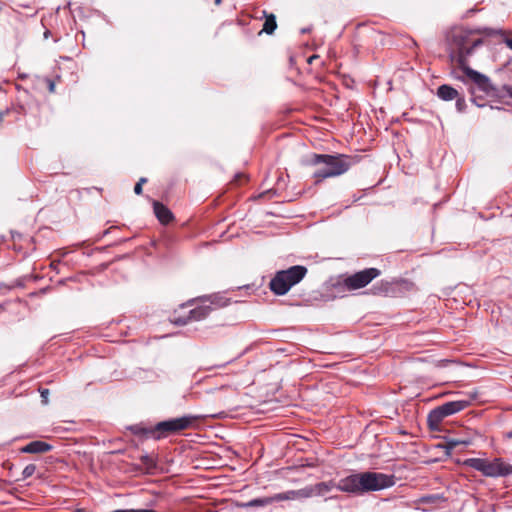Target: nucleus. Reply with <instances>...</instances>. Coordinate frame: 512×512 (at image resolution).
<instances>
[{"label":"nucleus","instance_id":"1","mask_svg":"<svg viewBox=\"0 0 512 512\" xmlns=\"http://www.w3.org/2000/svg\"><path fill=\"white\" fill-rule=\"evenodd\" d=\"M395 484V476L380 472L353 473L334 481L320 482L313 485L315 496H325L333 489L355 495H361L370 491H378L389 488Z\"/></svg>","mask_w":512,"mask_h":512},{"label":"nucleus","instance_id":"2","mask_svg":"<svg viewBox=\"0 0 512 512\" xmlns=\"http://www.w3.org/2000/svg\"><path fill=\"white\" fill-rule=\"evenodd\" d=\"M309 164L318 166L313 173L316 183L327 178L340 176L347 172L351 166L350 158L343 154H313Z\"/></svg>","mask_w":512,"mask_h":512},{"label":"nucleus","instance_id":"3","mask_svg":"<svg viewBox=\"0 0 512 512\" xmlns=\"http://www.w3.org/2000/svg\"><path fill=\"white\" fill-rule=\"evenodd\" d=\"M448 42L453 48L454 57L459 67L461 66V60H463V63H468V57L476 47L483 43L481 39H476L470 43V33L462 28L452 29L448 36Z\"/></svg>","mask_w":512,"mask_h":512},{"label":"nucleus","instance_id":"4","mask_svg":"<svg viewBox=\"0 0 512 512\" xmlns=\"http://www.w3.org/2000/svg\"><path fill=\"white\" fill-rule=\"evenodd\" d=\"M306 274L307 268L301 265L278 271L269 283L270 289L276 295H284L292 286L298 284Z\"/></svg>","mask_w":512,"mask_h":512},{"label":"nucleus","instance_id":"5","mask_svg":"<svg viewBox=\"0 0 512 512\" xmlns=\"http://www.w3.org/2000/svg\"><path fill=\"white\" fill-rule=\"evenodd\" d=\"M199 417L195 415H184L178 418L158 422L153 426L152 434L153 440H160L172 434L180 433L181 431L195 427Z\"/></svg>","mask_w":512,"mask_h":512},{"label":"nucleus","instance_id":"6","mask_svg":"<svg viewBox=\"0 0 512 512\" xmlns=\"http://www.w3.org/2000/svg\"><path fill=\"white\" fill-rule=\"evenodd\" d=\"M469 466L487 477H505L512 474V465L504 462L501 458L493 460L481 458H469L464 461Z\"/></svg>","mask_w":512,"mask_h":512},{"label":"nucleus","instance_id":"7","mask_svg":"<svg viewBox=\"0 0 512 512\" xmlns=\"http://www.w3.org/2000/svg\"><path fill=\"white\" fill-rule=\"evenodd\" d=\"M472 403V399H461L456 401L446 402L435 409L431 410L428 414L427 421L432 429H437L443 419L447 416L458 413L467 407H469Z\"/></svg>","mask_w":512,"mask_h":512},{"label":"nucleus","instance_id":"8","mask_svg":"<svg viewBox=\"0 0 512 512\" xmlns=\"http://www.w3.org/2000/svg\"><path fill=\"white\" fill-rule=\"evenodd\" d=\"M381 271L377 268H366L352 275L345 277L341 283L343 288L348 291L358 290L366 287L375 278L380 276Z\"/></svg>","mask_w":512,"mask_h":512},{"label":"nucleus","instance_id":"9","mask_svg":"<svg viewBox=\"0 0 512 512\" xmlns=\"http://www.w3.org/2000/svg\"><path fill=\"white\" fill-rule=\"evenodd\" d=\"M459 68L463 71L466 77L472 81L479 91L487 95L494 92L495 89L486 75L470 68L468 63H463V60H461V66Z\"/></svg>","mask_w":512,"mask_h":512},{"label":"nucleus","instance_id":"10","mask_svg":"<svg viewBox=\"0 0 512 512\" xmlns=\"http://www.w3.org/2000/svg\"><path fill=\"white\" fill-rule=\"evenodd\" d=\"M212 307L206 303L189 311L187 316H177L176 312L171 316L170 321L178 326L186 325L190 321H200L206 318L212 311Z\"/></svg>","mask_w":512,"mask_h":512},{"label":"nucleus","instance_id":"11","mask_svg":"<svg viewBox=\"0 0 512 512\" xmlns=\"http://www.w3.org/2000/svg\"><path fill=\"white\" fill-rule=\"evenodd\" d=\"M295 493L292 491H287L284 493H278L274 496L270 497H263V498H256L252 499L248 502H241L237 503V507L239 508H256V507H264L267 505H270L274 502H280L285 500H291L294 499Z\"/></svg>","mask_w":512,"mask_h":512},{"label":"nucleus","instance_id":"12","mask_svg":"<svg viewBox=\"0 0 512 512\" xmlns=\"http://www.w3.org/2000/svg\"><path fill=\"white\" fill-rule=\"evenodd\" d=\"M52 449V446L44 441L36 440L28 443L21 448L22 453L39 454Z\"/></svg>","mask_w":512,"mask_h":512},{"label":"nucleus","instance_id":"13","mask_svg":"<svg viewBox=\"0 0 512 512\" xmlns=\"http://www.w3.org/2000/svg\"><path fill=\"white\" fill-rule=\"evenodd\" d=\"M154 213L157 219L164 225L170 223L173 220L172 212L162 203L154 201L153 203Z\"/></svg>","mask_w":512,"mask_h":512},{"label":"nucleus","instance_id":"14","mask_svg":"<svg viewBox=\"0 0 512 512\" xmlns=\"http://www.w3.org/2000/svg\"><path fill=\"white\" fill-rule=\"evenodd\" d=\"M458 91L450 85L443 84L437 89V96L444 101H451L457 98Z\"/></svg>","mask_w":512,"mask_h":512},{"label":"nucleus","instance_id":"15","mask_svg":"<svg viewBox=\"0 0 512 512\" xmlns=\"http://www.w3.org/2000/svg\"><path fill=\"white\" fill-rule=\"evenodd\" d=\"M199 300L201 303H209L210 306L213 305L215 308L225 307L228 304V300L226 298L217 294L203 296Z\"/></svg>","mask_w":512,"mask_h":512},{"label":"nucleus","instance_id":"16","mask_svg":"<svg viewBox=\"0 0 512 512\" xmlns=\"http://www.w3.org/2000/svg\"><path fill=\"white\" fill-rule=\"evenodd\" d=\"M263 14L265 16V22L261 32H265L269 35L273 34L277 28L276 17L274 14H268L266 11H263Z\"/></svg>","mask_w":512,"mask_h":512},{"label":"nucleus","instance_id":"17","mask_svg":"<svg viewBox=\"0 0 512 512\" xmlns=\"http://www.w3.org/2000/svg\"><path fill=\"white\" fill-rule=\"evenodd\" d=\"M129 429L136 436H142L146 439H148V438L152 439V434L150 433V431H153V426L145 427L142 425H133Z\"/></svg>","mask_w":512,"mask_h":512},{"label":"nucleus","instance_id":"18","mask_svg":"<svg viewBox=\"0 0 512 512\" xmlns=\"http://www.w3.org/2000/svg\"><path fill=\"white\" fill-rule=\"evenodd\" d=\"M293 492L295 493L294 498H296L297 496L305 497V498L314 497L315 496L313 485L305 487V488L300 489L298 491H293Z\"/></svg>","mask_w":512,"mask_h":512},{"label":"nucleus","instance_id":"19","mask_svg":"<svg viewBox=\"0 0 512 512\" xmlns=\"http://www.w3.org/2000/svg\"><path fill=\"white\" fill-rule=\"evenodd\" d=\"M470 443H471V441H470V440H468V439H454V438H453V439H450V440L448 441V446H449L450 448H454V447H456V446H458V445H466V446H467V445H469Z\"/></svg>","mask_w":512,"mask_h":512},{"label":"nucleus","instance_id":"20","mask_svg":"<svg viewBox=\"0 0 512 512\" xmlns=\"http://www.w3.org/2000/svg\"><path fill=\"white\" fill-rule=\"evenodd\" d=\"M35 471H36V466L34 464L27 465L22 471L23 479H27V478L31 477L35 473Z\"/></svg>","mask_w":512,"mask_h":512},{"label":"nucleus","instance_id":"21","mask_svg":"<svg viewBox=\"0 0 512 512\" xmlns=\"http://www.w3.org/2000/svg\"><path fill=\"white\" fill-rule=\"evenodd\" d=\"M456 100V108L459 112H463L466 108V102H465V99L464 97L458 95L457 98H455Z\"/></svg>","mask_w":512,"mask_h":512},{"label":"nucleus","instance_id":"22","mask_svg":"<svg viewBox=\"0 0 512 512\" xmlns=\"http://www.w3.org/2000/svg\"><path fill=\"white\" fill-rule=\"evenodd\" d=\"M39 392H40V395H41V398H42V402L44 404H47L48 403L49 390L46 389V388H43V389H40Z\"/></svg>","mask_w":512,"mask_h":512},{"label":"nucleus","instance_id":"23","mask_svg":"<svg viewBox=\"0 0 512 512\" xmlns=\"http://www.w3.org/2000/svg\"><path fill=\"white\" fill-rule=\"evenodd\" d=\"M440 499L439 496H426L421 499L423 503H434L436 500Z\"/></svg>","mask_w":512,"mask_h":512},{"label":"nucleus","instance_id":"24","mask_svg":"<svg viewBox=\"0 0 512 512\" xmlns=\"http://www.w3.org/2000/svg\"><path fill=\"white\" fill-rule=\"evenodd\" d=\"M134 192H135V194H137V195L142 194V185H141V184H139L138 182H137V183L135 184V186H134Z\"/></svg>","mask_w":512,"mask_h":512},{"label":"nucleus","instance_id":"25","mask_svg":"<svg viewBox=\"0 0 512 512\" xmlns=\"http://www.w3.org/2000/svg\"><path fill=\"white\" fill-rule=\"evenodd\" d=\"M507 95L512 98V85L504 87Z\"/></svg>","mask_w":512,"mask_h":512},{"label":"nucleus","instance_id":"26","mask_svg":"<svg viewBox=\"0 0 512 512\" xmlns=\"http://www.w3.org/2000/svg\"><path fill=\"white\" fill-rule=\"evenodd\" d=\"M504 42L512 50V38H507Z\"/></svg>","mask_w":512,"mask_h":512},{"label":"nucleus","instance_id":"27","mask_svg":"<svg viewBox=\"0 0 512 512\" xmlns=\"http://www.w3.org/2000/svg\"><path fill=\"white\" fill-rule=\"evenodd\" d=\"M147 182V178L145 177H141L138 181L139 184H141L143 186V184H145Z\"/></svg>","mask_w":512,"mask_h":512},{"label":"nucleus","instance_id":"28","mask_svg":"<svg viewBox=\"0 0 512 512\" xmlns=\"http://www.w3.org/2000/svg\"><path fill=\"white\" fill-rule=\"evenodd\" d=\"M318 56L317 55H313L311 57H309L308 59V62L311 63L312 61H314V59H316Z\"/></svg>","mask_w":512,"mask_h":512},{"label":"nucleus","instance_id":"29","mask_svg":"<svg viewBox=\"0 0 512 512\" xmlns=\"http://www.w3.org/2000/svg\"><path fill=\"white\" fill-rule=\"evenodd\" d=\"M506 438L512 439V430L505 434Z\"/></svg>","mask_w":512,"mask_h":512},{"label":"nucleus","instance_id":"30","mask_svg":"<svg viewBox=\"0 0 512 512\" xmlns=\"http://www.w3.org/2000/svg\"><path fill=\"white\" fill-rule=\"evenodd\" d=\"M193 301H194V300H190V301H188L187 303L182 304V305H181V308H184V307H186L187 305H190Z\"/></svg>","mask_w":512,"mask_h":512},{"label":"nucleus","instance_id":"31","mask_svg":"<svg viewBox=\"0 0 512 512\" xmlns=\"http://www.w3.org/2000/svg\"><path fill=\"white\" fill-rule=\"evenodd\" d=\"M240 177H242V175H241V174H237V175L235 176L234 181H237V180H238V178H240Z\"/></svg>","mask_w":512,"mask_h":512},{"label":"nucleus","instance_id":"32","mask_svg":"<svg viewBox=\"0 0 512 512\" xmlns=\"http://www.w3.org/2000/svg\"><path fill=\"white\" fill-rule=\"evenodd\" d=\"M472 101L475 102L477 104V106H483V104L477 103L475 98H472Z\"/></svg>","mask_w":512,"mask_h":512},{"label":"nucleus","instance_id":"33","mask_svg":"<svg viewBox=\"0 0 512 512\" xmlns=\"http://www.w3.org/2000/svg\"><path fill=\"white\" fill-rule=\"evenodd\" d=\"M221 0H215V3L218 5L220 4Z\"/></svg>","mask_w":512,"mask_h":512},{"label":"nucleus","instance_id":"34","mask_svg":"<svg viewBox=\"0 0 512 512\" xmlns=\"http://www.w3.org/2000/svg\"><path fill=\"white\" fill-rule=\"evenodd\" d=\"M474 93H475V89H474V88H472V89H471V94H474Z\"/></svg>","mask_w":512,"mask_h":512},{"label":"nucleus","instance_id":"35","mask_svg":"<svg viewBox=\"0 0 512 512\" xmlns=\"http://www.w3.org/2000/svg\"><path fill=\"white\" fill-rule=\"evenodd\" d=\"M3 114L0 112V121L2 120Z\"/></svg>","mask_w":512,"mask_h":512}]
</instances>
